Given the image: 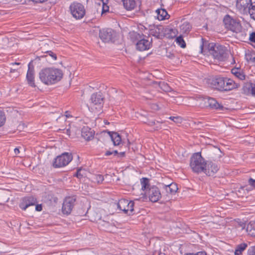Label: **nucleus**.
<instances>
[{
  "instance_id": "f257e3e1",
  "label": "nucleus",
  "mask_w": 255,
  "mask_h": 255,
  "mask_svg": "<svg viewBox=\"0 0 255 255\" xmlns=\"http://www.w3.org/2000/svg\"><path fill=\"white\" fill-rule=\"evenodd\" d=\"M39 77L42 82L48 85L59 81L63 77V73L57 68H46L40 71Z\"/></svg>"
},
{
  "instance_id": "f03ea898",
  "label": "nucleus",
  "mask_w": 255,
  "mask_h": 255,
  "mask_svg": "<svg viewBox=\"0 0 255 255\" xmlns=\"http://www.w3.org/2000/svg\"><path fill=\"white\" fill-rule=\"evenodd\" d=\"M201 52L204 53L208 50L213 57L218 60L223 61L226 57V48L225 46L213 43L208 44L203 42L200 46Z\"/></svg>"
},
{
  "instance_id": "7ed1b4c3",
  "label": "nucleus",
  "mask_w": 255,
  "mask_h": 255,
  "mask_svg": "<svg viewBox=\"0 0 255 255\" xmlns=\"http://www.w3.org/2000/svg\"><path fill=\"white\" fill-rule=\"evenodd\" d=\"M206 162L200 152L194 153L190 159V166L193 172L200 173L204 171Z\"/></svg>"
},
{
  "instance_id": "20e7f679",
  "label": "nucleus",
  "mask_w": 255,
  "mask_h": 255,
  "mask_svg": "<svg viewBox=\"0 0 255 255\" xmlns=\"http://www.w3.org/2000/svg\"><path fill=\"white\" fill-rule=\"evenodd\" d=\"M223 22L228 30L235 33H239L242 31V27L240 21L228 14L225 16Z\"/></svg>"
},
{
  "instance_id": "39448f33",
  "label": "nucleus",
  "mask_w": 255,
  "mask_h": 255,
  "mask_svg": "<svg viewBox=\"0 0 255 255\" xmlns=\"http://www.w3.org/2000/svg\"><path fill=\"white\" fill-rule=\"evenodd\" d=\"M104 100V97L101 93L93 94L90 98V106L91 110L93 112L101 111L103 107Z\"/></svg>"
},
{
  "instance_id": "423d86ee",
  "label": "nucleus",
  "mask_w": 255,
  "mask_h": 255,
  "mask_svg": "<svg viewBox=\"0 0 255 255\" xmlns=\"http://www.w3.org/2000/svg\"><path fill=\"white\" fill-rule=\"evenodd\" d=\"M73 157L71 153L64 152L61 155L57 156L53 162V166L54 168H59L68 165L72 160Z\"/></svg>"
},
{
  "instance_id": "0eeeda50",
  "label": "nucleus",
  "mask_w": 255,
  "mask_h": 255,
  "mask_svg": "<svg viewBox=\"0 0 255 255\" xmlns=\"http://www.w3.org/2000/svg\"><path fill=\"white\" fill-rule=\"evenodd\" d=\"M69 8L72 16L76 19L82 18L85 14L84 6L80 3L73 2L71 4Z\"/></svg>"
},
{
  "instance_id": "6e6552de",
  "label": "nucleus",
  "mask_w": 255,
  "mask_h": 255,
  "mask_svg": "<svg viewBox=\"0 0 255 255\" xmlns=\"http://www.w3.org/2000/svg\"><path fill=\"white\" fill-rule=\"evenodd\" d=\"M254 5L252 0H237V8L240 12L244 14H249Z\"/></svg>"
},
{
  "instance_id": "1a4fd4ad",
  "label": "nucleus",
  "mask_w": 255,
  "mask_h": 255,
  "mask_svg": "<svg viewBox=\"0 0 255 255\" xmlns=\"http://www.w3.org/2000/svg\"><path fill=\"white\" fill-rule=\"evenodd\" d=\"M117 205L118 208L125 213L130 214L133 211V201H129L128 200L122 199L119 201Z\"/></svg>"
},
{
  "instance_id": "9d476101",
  "label": "nucleus",
  "mask_w": 255,
  "mask_h": 255,
  "mask_svg": "<svg viewBox=\"0 0 255 255\" xmlns=\"http://www.w3.org/2000/svg\"><path fill=\"white\" fill-rule=\"evenodd\" d=\"M167 28L162 25L150 26L148 34L155 36L157 38H162L166 34Z\"/></svg>"
},
{
  "instance_id": "9b49d317",
  "label": "nucleus",
  "mask_w": 255,
  "mask_h": 255,
  "mask_svg": "<svg viewBox=\"0 0 255 255\" xmlns=\"http://www.w3.org/2000/svg\"><path fill=\"white\" fill-rule=\"evenodd\" d=\"M76 202V198L74 196L66 197L63 203L62 212L64 214H69L71 212L72 209Z\"/></svg>"
},
{
  "instance_id": "f8f14e48",
  "label": "nucleus",
  "mask_w": 255,
  "mask_h": 255,
  "mask_svg": "<svg viewBox=\"0 0 255 255\" xmlns=\"http://www.w3.org/2000/svg\"><path fill=\"white\" fill-rule=\"evenodd\" d=\"M225 79L221 77H215L208 79V83L214 89L223 91Z\"/></svg>"
},
{
  "instance_id": "ddd939ff",
  "label": "nucleus",
  "mask_w": 255,
  "mask_h": 255,
  "mask_svg": "<svg viewBox=\"0 0 255 255\" xmlns=\"http://www.w3.org/2000/svg\"><path fill=\"white\" fill-rule=\"evenodd\" d=\"M114 31L111 28L103 29L100 30L99 37L104 42H109L113 39Z\"/></svg>"
},
{
  "instance_id": "4468645a",
  "label": "nucleus",
  "mask_w": 255,
  "mask_h": 255,
  "mask_svg": "<svg viewBox=\"0 0 255 255\" xmlns=\"http://www.w3.org/2000/svg\"><path fill=\"white\" fill-rule=\"evenodd\" d=\"M147 194L150 201L152 202H157L161 197L160 191L156 186L149 188Z\"/></svg>"
},
{
  "instance_id": "2eb2a0df",
  "label": "nucleus",
  "mask_w": 255,
  "mask_h": 255,
  "mask_svg": "<svg viewBox=\"0 0 255 255\" xmlns=\"http://www.w3.org/2000/svg\"><path fill=\"white\" fill-rule=\"evenodd\" d=\"M219 170L218 165L212 161H208L206 162L204 172L208 176H213Z\"/></svg>"
},
{
  "instance_id": "dca6fc26",
  "label": "nucleus",
  "mask_w": 255,
  "mask_h": 255,
  "mask_svg": "<svg viewBox=\"0 0 255 255\" xmlns=\"http://www.w3.org/2000/svg\"><path fill=\"white\" fill-rule=\"evenodd\" d=\"M37 203L36 198L32 196L23 198L19 204V207L23 210H25L28 207L34 206Z\"/></svg>"
},
{
  "instance_id": "f3484780",
  "label": "nucleus",
  "mask_w": 255,
  "mask_h": 255,
  "mask_svg": "<svg viewBox=\"0 0 255 255\" xmlns=\"http://www.w3.org/2000/svg\"><path fill=\"white\" fill-rule=\"evenodd\" d=\"M152 39L150 40L142 38L138 40L136 44V49L139 51H144L149 49L151 46Z\"/></svg>"
},
{
  "instance_id": "a211bd4d",
  "label": "nucleus",
  "mask_w": 255,
  "mask_h": 255,
  "mask_svg": "<svg viewBox=\"0 0 255 255\" xmlns=\"http://www.w3.org/2000/svg\"><path fill=\"white\" fill-rule=\"evenodd\" d=\"M205 103H207V106L211 109L222 110L223 106L218 103L217 101L212 98L207 97L205 99Z\"/></svg>"
},
{
  "instance_id": "6ab92c4d",
  "label": "nucleus",
  "mask_w": 255,
  "mask_h": 255,
  "mask_svg": "<svg viewBox=\"0 0 255 255\" xmlns=\"http://www.w3.org/2000/svg\"><path fill=\"white\" fill-rule=\"evenodd\" d=\"M26 79L27 80L28 84L30 86L33 87H35L34 77V68L33 67H31V63H29L28 64V69L27 72Z\"/></svg>"
},
{
  "instance_id": "aec40b11",
  "label": "nucleus",
  "mask_w": 255,
  "mask_h": 255,
  "mask_svg": "<svg viewBox=\"0 0 255 255\" xmlns=\"http://www.w3.org/2000/svg\"><path fill=\"white\" fill-rule=\"evenodd\" d=\"M240 86L239 84L236 83L233 80L226 79L224 80L223 91H230L238 88Z\"/></svg>"
},
{
  "instance_id": "412c9836",
  "label": "nucleus",
  "mask_w": 255,
  "mask_h": 255,
  "mask_svg": "<svg viewBox=\"0 0 255 255\" xmlns=\"http://www.w3.org/2000/svg\"><path fill=\"white\" fill-rule=\"evenodd\" d=\"M82 136L86 140H90L94 137V131L88 127H84L81 131Z\"/></svg>"
},
{
  "instance_id": "4be33fe9",
  "label": "nucleus",
  "mask_w": 255,
  "mask_h": 255,
  "mask_svg": "<svg viewBox=\"0 0 255 255\" xmlns=\"http://www.w3.org/2000/svg\"><path fill=\"white\" fill-rule=\"evenodd\" d=\"M157 15V18L159 20H163L168 19L170 17L166 10L164 9H158L156 11Z\"/></svg>"
},
{
  "instance_id": "5701e85b",
  "label": "nucleus",
  "mask_w": 255,
  "mask_h": 255,
  "mask_svg": "<svg viewBox=\"0 0 255 255\" xmlns=\"http://www.w3.org/2000/svg\"><path fill=\"white\" fill-rule=\"evenodd\" d=\"M248 246L247 243H243L236 246L235 250V255H242L243 252L246 250Z\"/></svg>"
},
{
  "instance_id": "b1692460",
  "label": "nucleus",
  "mask_w": 255,
  "mask_h": 255,
  "mask_svg": "<svg viewBox=\"0 0 255 255\" xmlns=\"http://www.w3.org/2000/svg\"><path fill=\"white\" fill-rule=\"evenodd\" d=\"M125 8L128 10H131L134 8L136 5L135 0H122Z\"/></svg>"
},
{
  "instance_id": "393cba45",
  "label": "nucleus",
  "mask_w": 255,
  "mask_h": 255,
  "mask_svg": "<svg viewBox=\"0 0 255 255\" xmlns=\"http://www.w3.org/2000/svg\"><path fill=\"white\" fill-rule=\"evenodd\" d=\"M164 188L167 193L171 194L175 193L178 190L177 184L173 183H172L169 185H164Z\"/></svg>"
},
{
  "instance_id": "a878e982",
  "label": "nucleus",
  "mask_w": 255,
  "mask_h": 255,
  "mask_svg": "<svg viewBox=\"0 0 255 255\" xmlns=\"http://www.w3.org/2000/svg\"><path fill=\"white\" fill-rule=\"evenodd\" d=\"M112 140L115 145H118L121 142V137L116 132H109Z\"/></svg>"
},
{
  "instance_id": "bb28decb",
  "label": "nucleus",
  "mask_w": 255,
  "mask_h": 255,
  "mask_svg": "<svg viewBox=\"0 0 255 255\" xmlns=\"http://www.w3.org/2000/svg\"><path fill=\"white\" fill-rule=\"evenodd\" d=\"M246 231L249 235L255 237V222H250L247 226Z\"/></svg>"
},
{
  "instance_id": "cd10ccee",
  "label": "nucleus",
  "mask_w": 255,
  "mask_h": 255,
  "mask_svg": "<svg viewBox=\"0 0 255 255\" xmlns=\"http://www.w3.org/2000/svg\"><path fill=\"white\" fill-rule=\"evenodd\" d=\"M191 29V25L189 22L185 21L180 26V32L183 33H188Z\"/></svg>"
},
{
  "instance_id": "c85d7f7f",
  "label": "nucleus",
  "mask_w": 255,
  "mask_h": 255,
  "mask_svg": "<svg viewBox=\"0 0 255 255\" xmlns=\"http://www.w3.org/2000/svg\"><path fill=\"white\" fill-rule=\"evenodd\" d=\"M140 184L141 185V190L144 191L149 190V180L147 178H142L140 179Z\"/></svg>"
},
{
  "instance_id": "c756f323",
  "label": "nucleus",
  "mask_w": 255,
  "mask_h": 255,
  "mask_svg": "<svg viewBox=\"0 0 255 255\" xmlns=\"http://www.w3.org/2000/svg\"><path fill=\"white\" fill-rule=\"evenodd\" d=\"M232 73L241 80L245 79L246 75L239 69H233L232 70Z\"/></svg>"
},
{
  "instance_id": "7c9ffc66",
  "label": "nucleus",
  "mask_w": 255,
  "mask_h": 255,
  "mask_svg": "<svg viewBox=\"0 0 255 255\" xmlns=\"http://www.w3.org/2000/svg\"><path fill=\"white\" fill-rule=\"evenodd\" d=\"M93 182L98 184L101 183L104 180V177L102 175L96 174L92 177Z\"/></svg>"
},
{
  "instance_id": "2f4dec72",
  "label": "nucleus",
  "mask_w": 255,
  "mask_h": 255,
  "mask_svg": "<svg viewBox=\"0 0 255 255\" xmlns=\"http://www.w3.org/2000/svg\"><path fill=\"white\" fill-rule=\"evenodd\" d=\"M246 60L250 63H255V53H248L245 55Z\"/></svg>"
},
{
  "instance_id": "473e14b6",
  "label": "nucleus",
  "mask_w": 255,
  "mask_h": 255,
  "mask_svg": "<svg viewBox=\"0 0 255 255\" xmlns=\"http://www.w3.org/2000/svg\"><path fill=\"white\" fill-rule=\"evenodd\" d=\"M176 41L177 43L179 45L181 46L182 48H184L186 46V43L183 38V37L181 35L177 37L176 39Z\"/></svg>"
},
{
  "instance_id": "72a5a7b5",
  "label": "nucleus",
  "mask_w": 255,
  "mask_h": 255,
  "mask_svg": "<svg viewBox=\"0 0 255 255\" xmlns=\"http://www.w3.org/2000/svg\"><path fill=\"white\" fill-rule=\"evenodd\" d=\"M5 121V116L3 112H0V127L3 126Z\"/></svg>"
},
{
  "instance_id": "f704fd0d",
  "label": "nucleus",
  "mask_w": 255,
  "mask_h": 255,
  "mask_svg": "<svg viewBox=\"0 0 255 255\" xmlns=\"http://www.w3.org/2000/svg\"><path fill=\"white\" fill-rule=\"evenodd\" d=\"M103 1V7H102V13H104V12H106L108 11H109V6L106 4L103 1V0H102Z\"/></svg>"
},
{
  "instance_id": "c9c22d12",
  "label": "nucleus",
  "mask_w": 255,
  "mask_h": 255,
  "mask_svg": "<svg viewBox=\"0 0 255 255\" xmlns=\"http://www.w3.org/2000/svg\"><path fill=\"white\" fill-rule=\"evenodd\" d=\"M251 17L255 20V3L253 8L251 9V12L249 13Z\"/></svg>"
},
{
  "instance_id": "e433bc0d",
  "label": "nucleus",
  "mask_w": 255,
  "mask_h": 255,
  "mask_svg": "<svg viewBox=\"0 0 255 255\" xmlns=\"http://www.w3.org/2000/svg\"><path fill=\"white\" fill-rule=\"evenodd\" d=\"M248 253L249 255H255V247H251L248 250Z\"/></svg>"
},
{
  "instance_id": "4c0bfd02",
  "label": "nucleus",
  "mask_w": 255,
  "mask_h": 255,
  "mask_svg": "<svg viewBox=\"0 0 255 255\" xmlns=\"http://www.w3.org/2000/svg\"><path fill=\"white\" fill-rule=\"evenodd\" d=\"M248 183L251 186L255 188V179L250 178L248 180Z\"/></svg>"
},
{
  "instance_id": "58836bf2",
  "label": "nucleus",
  "mask_w": 255,
  "mask_h": 255,
  "mask_svg": "<svg viewBox=\"0 0 255 255\" xmlns=\"http://www.w3.org/2000/svg\"><path fill=\"white\" fill-rule=\"evenodd\" d=\"M184 255H207V254L205 252H199L197 253H187L185 254Z\"/></svg>"
},
{
  "instance_id": "ea45409f",
  "label": "nucleus",
  "mask_w": 255,
  "mask_h": 255,
  "mask_svg": "<svg viewBox=\"0 0 255 255\" xmlns=\"http://www.w3.org/2000/svg\"><path fill=\"white\" fill-rule=\"evenodd\" d=\"M81 170H82V169H81V168L78 169L77 170V172H76V174H75V176H76L77 178H79V179H81V178H82V177H83V175L82 174H81Z\"/></svg>"
},
{
  "instance_id": "a19ab883",
  "label": "nucleus",
  "mask_w": 255,
  "mask_h": 255,
  "mask_svg": "<svg viewBox=\"0 0 255 255\" xmlns=\"http://www.w3.org/2000/svg\"><path fill=\"white\" fill-rule=\"evenodd\" d=\"M47 53H48L49 55L54 60L57 59L56 55L54 52H52L51 51H48Z\"/></svg>"
},
{
  "instance_id": "79ce46f5",
  "label": "nucleus",
  "mask_w": 255,
  "mask_h": 255,
  "mask_svg": "<svg viewBox=\"0 0 255 255\" xmlns=\"http://www.w3.org/2000/svg\"><path fill=\"white\" fill-rule=\"evenodd\" d=\"M169 119L175 123H179L181 120L180 118L179 117H170Z\"/></svg>"
},
{
  "instance_id": "37998d69",
  "label": "nucleus",
  "mask_w": 255,
  "mask_h": 255,
  "mask_svg": "<svg viewBox=\"0 0 255 255\" xmlns=\"http://www.w3.org/2000/svg\"><path fill=\"white\" fill-rule=\"evenodd\" d=\"M249 39L251 41L255 42V32H253L250 34Z\"/></svg>"
},
{
  "instance_id": "c03bdc74",
  "label": "nucleus",
  "mask_w": 255,
  "mask_h": 255,
  "mask_svg": "<svg viewBox=\"0 0 255 255\" xmlns=\"http://www.w3.org/2000/svg\"><path fill=\"white\" fill-rule=\"evenodd\" d=\"M251 93L253 96L255 97V85H252V84H251Z\"/></svg>"
},
{
  "instance_id": "a18cd8bd",
  "label": "nucleus",
  "mask_w": 255,
  "mask_h": 255,
  "mask_svg": "<svg viewBox=\"0 0 255 255\" xmlns=\"http://www.w3.org/2000/svg\"><path fill=\"white\" fill-rule=\"evenodd\" d=\"M145 194V192H142L140 194V195L141 196V197H139V198H135L134 199V200H140V199H142V200H144V195Z\"/></svg>"
},
{
  "instance_id": "49530a36",
  "label": "nucleus",
  "mask_w": 255,
  "mask_h": 255,
  "mask_svg": "<svg viewBox=\"0 0 255 255\" xmlns=\"http://www.w3.org/2000/svg\"><path fill=\"white\" fill-rule=\"evenodd\" d=\"M42 209V206L41 205H37L35 207V210L37 211H41Z\"/></svg>"
},
{
  "instance_id": "de8ad7c7",
  "label": "nucleus",
  "mask_w": 255,
  "mask_h": 255,
  "mask_svg": "<svg viewBox=\"0 0 255 255\" xmlns=\"http://www.w3.org/2000/svg\"><path fill=\"white\" fill-rule=\"evenodd\" d=\"M153 254L154 255H156V254H157V255H166L165 253L161 252L160 251L159 252L155 251Z\"/></svg>"
},
{
  "instance_id": "09e8293b",
  "label": "nucleus",
  "mask_w": 255,
  "mask_h": 255,
  "mask_svg": "<svg viewBox=\"0 0 255 255\" xmlns=\"http://www.w3.org/2000/svg\"><path fill=\"white\" fill-rule=\"evenodd\" d=\"M66 133L70 136L71 135V129L70 128H68L66 130Z\"/></svg>"
},
{
  "instance_id": "8fccbe9b",
  "label": "nucleus",
  "mask_w": 255,
  "mask_h": 255,
  "mask_svg": "<svg viewBox=\"0 0 255 255\" xmlns=\"http://www.w3.org/2000/svg\"><path fill=\"white\" fill-rule=\"evenodd\" d=\"M14 153L15 154H18L20 151H19V149L18 148H15L14 149Z\"/></svg>"
},
{
  "instance_id": "3c124183",
  "label": "nucleus",
  "mask_w": 255,
  "mask_h": 255,
  "mask_svg": "<svg viewBox=\"0 0 255 255\" xmlns=\"http://www.w3.org/2000/svg\"><path fill=\"white\" fill-rule=\"evenodd\" d=\"M163 86H164V88H163V90L165 91H169V87L165 85L164 84H163Z\"/></svg>"
},
{
  "instance_id": "603ef678",
  "label": "nucleus",
  "mask_w": 255,
  "mask_h": 255,
  "mask_svg": "<svg viewBox=\"0 0 255 255\" xmlns=\"http://www.w3.org/2000/svg\"><path fill=\"white\" fill-rule=\"evenodd\" d=\"M112 154H113V152H111V151H107L106 152L105 155L106 156H109V155H112Z\"/></svg>"
},
{
  "instance_id": "864d4df0",
  "label": "nucleus",
  "mask_w": 255,
  "mask_h": 255,
  "mask_svg": "<svg viewBox=\"0 0 255 255\" xmlns=\"http://www.w3.org/2000/svg\"><path fill=\"white\" fill-rule=\"evenodd\" d=\"M16 1L18 2L24 3L25 1V0H15Z\"/></svg>"
},
{
  "instance_id": "5fc2aeb1",
  "label": "nucleus",
  "mask_w": 255,
  "mask_h": 255,
  "mask_svg": "<svg viewBox=\"0 0 255 255\" xmlns=\"http://www.w3.org/2000/svg\"><path fill=\"white\" fill-rule=\"evenodd\" d=\"M11 64H12V65H19V64H20V63H19L15 62V63H11Z\"/></svg>"
},
{
  "instance_id": "6e6d98bb",
  "label": "nucleus",
  "mask_w": 255,
  "mask_h": 255,
  "mask_svg": "<svg viewBox=\"0 0 255 255\" xmlns=\"http://www.w3.org/2000/svg\"><path fill=\"white\" fill-rule=\"evenodd\" d=\"M114 154L115 155H116L118 154V151L117 150H114L113 152V154Z\"/></svg>"
},
{
  "instance_id": "4d7b16f0",
  "label": "nucleus",
  "mask_w": 255,
  "mask_h": 255,
  "mask_svg": "<svg viewBox=\"0 0 255 255\" xmlns=\"http://www.w3.org/2000/svg\"><path fill=\"white\" fill-rule=\"evenodd\" d=\"M120 154L121 156H124L125 155V153L124 152H122Z\"/></svg>"
},
{
  "instance_id": "13d9d810",
  "label": "nucleus",
  "mask_w": 255,
  "mask_h": 255,
  "mask_svg": "<svg viewBox=\"0 0 255 255\" xmlns=\"http://www.w3.org/2000/svg\"><path fill=\"white\" fill-rule=\"evenodd\" d=\"M15 70V69H12V68H11V69H10V72H14Z\"/></svg>"
},
{
  "instance_id": "bf43d9fd",
  "label": "nucleus",
  "mask_w": 255,
  "mask_h": 255,
  "mask_svg": "<svg viewBox=\"0 0 255 255\" xmlns=\"http://www.w3.org/2000/svg\"><path fill=\"white\" fill-rule=\"evenodd\" d=\"M65 116H66L67 118H68V117H69V116H69V115H68V114H66V115H65Z\"/></svg>"
},
{
  "instance_id": "052dcab7",
  "label": "nucleus",
  "mask_w": 255,
  "mask_h": 255,
  "mask_svg": "<svg viewBox=\"0 0 255 255\" xmlns=\"http://www.w3.org/2000/svg\"><path fill=\"white\" fill-rule=\"evenodd\" d=\"M134 35H137V34L136 33H134Z\"/></svg>"
}]
</instances>
